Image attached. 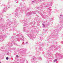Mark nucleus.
I'll return each instance as SVG.
<instances>
[{
	"instance_id": "f257e3e1",
	"label": "nucleus",
	"mask_w": 63,
	"mask_h": 63,
	"mask_svg": "<svg viewBox=\"0 0 63 63\" xmlns=\"http://www.w3.org/2000/svg\"><path fill=\"white\" fill-rule=\"evenodd\" d=\"M62 27V25H59L58 27L57 28V29L55 30V32H58V30H59L60 29H61V27ZM58 29V30H57Z\"/></svg>"
},
{
	"instance_id": "f03ea898",
	"label": "nucleus",
	"mask_w": 63,
	"mask_h": 63,
	"mask_svg": "<svg viewBox=\"0 0 63 63\" xmlns=\"http://www.w3.org/2000/svg\"><path fill=\"white\" fill-rule=\"evenodd\" d=\"M56 55L57 58H60L62 57V56L60 55V53H57L56 54Z\"/></svg>"
},
{
	"instance_id": "7ed1b4c3",
	"label": "nucleus",
	"mask_w": 63,
	"mask_h": 63,
	"mask_svg": "<svg viewBox=\"0 0 63 63\" xmlns=\"http://www.w3.org/2000/svg\"><path fill=\"white\" fill-rule=\"evenodd\" d=\"M28 36L30 38H32V39H33V38H35V37H33V35L32 34V33L28 34Z\"/></svg>"
},
{
	"instance_id": "20e7f679",
	"label": "nucleus",
	"mask_w": 63,
	"mask_h": 63,
	"mask_svg": "<svg viewBox=\"0 0 63 63\" xmlns=\"http://www.w3.org/2000/svg\"><path fill=\"white\" fill-rule=\"evenodd\" d=\"M5 8H4L3 12H6V10H7L8 8H7V7L6 6H5Z\"/></svg>"
},
{
	"instance_id": "39448f33",
	"label": "nucleus",
	"mask_w": 63,
	"mask_h": 63,
	"mask_svg": "<svg viewBox=\"0 0 63 63\" xmlns=\"http://www.w3.org/2000/svg\"><path fill=\"white\" fill-rule=\"evenodd\" d=\"M23 28V31L24 32H28V31L26 29V27H24Z\"/></svg>"
},
{
	"instance_id": "423d86ee",
	"label": "nucleus",
	"mask_w": 63,
	"mask_h": 63,
	"mask_svg": "<svg viewBox=\"0 0 63 63\" xmlns=\"http://www.w3.org/2000/svg\"><path fill=\"white\" fill-rule=\"evenodd\" d=\"M48 14L49 16H50V14H51V12L50 11H49L48 12Z\"/></svg>"
},
{
	"instance_id": "0eeeda50",
	"label": "nucleus",
	"mask_w": 63,
	"mask_h": 63,
	"mask_svg": "<svg viewBox=\"0 0 63 63\" xmlns=\"http://www.w3.org/2000/svg\"><path fill=\"white\" fill-rule=\"evenodd\" d=\"M17 40H18V41H19V40H23V39L21 38H19L17 39Z\"/></svg>"
},
{
	"instance_id": "6e6552de",
	"label": "nucleus",
	"mask_w": 63,
	"mask_h": 63,
	"mask_svg": "<svg viewBox=\"0 0 63 63\" xmlns=\"http://www.w3.org/2000/svg\"><path fill=\"white\" fill-rule=\"evenodd\" d=\"M42 25L43 26V27H45V23L42 24Z\"/></svg>"
},
{
	"instance_id": "1a4fd4ad",
	"label": "nucleus",
	"mask_w": 63,
	"mask_h": 63,
	"mask_svg": "<svg viewBox=\"0 0 63 63\" xmlns=\"http://www.w3.org/2000/svg\"><path fill=\"white\" fill-rule=\"evenodd\" d=\"M57 61V59H56L54 61V62H56V61Z\"/></svg>"
},
{
	"instance_id": "9d476101",
	"label": "nucleus",
	"mask_w": 63,
	"mask_h": 63,
	"mask_svg": "<svg viewBox=\"0 0 63 63\" xmlns=\"http://www.w3.org/2000/svg\"><path fill=\"white\" fill-rule=\"evenodd\" d=\"M15 15L16 16H17L18 15V13H16Z\"/></svg>"
},
{
	"instance_id": "9b49d317",
	"label": "nucleus",
	"mask_w": 63,
	"mask_h": 63,
	"mask_svg": "<svg viewBox=\"0 0 63 63\" xmlns=\"http://www.w3.org/2000/svg\"><path fill=\"white\" fill-rule=\"evenodd\" d=\"M38 58L39 59H40V60H41V59H42V58H41L40 57H39Z\"/></svg>"
},
{
	"instance_id": "f8f14e48",
	"label": "nucleus",
	"mask_w": 63,
	"mask_h": 63,
	"mask_svg": "<svg viewBox=\"0 0 63 63\" xmlns=\"http://www.w3.org/2000/svg\"><path fill=\"white\" fill-rule=\"evenodd\" d=\"M8 24H11V22H9L8 23Z\"/></svg>"
},
{
	"instance_id": "ddd939ff",
	"label": "nucleus",
	"mask_w": 63,
	"mask_h": 63,
	"mask_svg": "<svg viewBox=\"0 0 63 63\" xmlns=\"http://www.w3.org/2000/svg\"><path fill=\"white\" fill-rule=\"evenodd\" d=\"M6 60H8L9 59V58L8 57H7L6 58Z\"/></svg>"
},
{
	"instance_id": "4468645a",
	"label": "nucleus",
	"mask_w": 63,
	"mask_h": 63,
	"mask_svg": "<svg viewBox=\"0 0 63 63\" xmlns=\"http://www.w3.org/2000/svg\"><path fill=\"white\" fill-rule=\"evenodd\" d=\"M24 26H26V23H25L24 25H23Z\"/></svg>"
},
{
	"instance_id": "2eb2a0df",
	"label": "nucleus",
	"mask_w": 63,
	"mask_h": 63,
	"mask_svg": "<svg viewBox=\"0 0 63 63\" xmlns=\"http://www.w3.org/2000/svg\"><path fill=\"white\" fill-rule=\"evenodd\" d=\"M26 50H27L26 49H25L23 51V52H24V51H26Z\"/></svg>"
},
{
	"instance_id": "dca6fc26",
	"label": "nucleus",
	"mask_w": 63,
	"mask_h": 63,
	"mask_svg": "<svg viewBox=\"0 0 63 63\" xmlns=\"http://www.w3.org/2000/svg\"><path fill=\"white\" fill-rule=\"evenodd\" d=\"M31 13H29V14H28V15H31Z\"/></svg>"
},
{
	"instance_id": "f3484780",
	"label": "nucleus",
	"mask_w": 63,
	"mask_h": 63,
	"mask_svg": "<svg viewBox=\"0 0 63 63\" xmlns=\"http://www.w3.org/2000/svg\"><path fill=\"white\" fill-rule=\"evenodd\" d=\"M14 23L15 24V25H16V23L15 22V23Z\"/></svg>"
},
{
	"instance_id": "a211bd4d",
	"label": "nucleus",
	"mask_w": 63,
	"mask_h": 63,
	"mask_svg": "<svg viewBox=\"0 0 63 63\" xmlns=\"http://www.w3.org/2000/svg\"><path fill=\"white\" fill-rule=\"evenodd\" d=\"M40 15H41V16H43V14H40Z\"/></svg>"
},
{
	"instance_id": "6ab92c4d",
	"label": "nucleus",
	"mask_w": 63,
	"mask_h": 63,
	"mask_svg": "<svg viewBox=\"0 0 63 63\" xmlns=\"http://www.w3.org/2000/svg\"><path fill=\"white\" fill-rule=\"evenodd\" d=\"M49 10L50 11H51V9H50V8H49Z\"/></svg>"
},
{
	"instance_id": "aec40b11",
	"label": "nucleus",
	"mask_w": 63,
	"mask_h": 63,
	"mask_svg": "<svg viewBox=\"0 0 63 63\" xmlns=\"http://www.w3.org/2000/svg\"><path fill=\"white\" fill-rule=\"evenodd\" d=\"M4 27H2V29H4L3 28H4Z\"/></svg>"
},
{
	"instance_id": "412c9836",
	"label": "nucleus",
	"mask_w": 63,
	"mask_h": 63,
	"mask_svg": "<svg viewBox=\"0 0 63 63\" xmlns=\"http://www.w3.org/2000/svg\"><path fill=\"white\" fill-rule=\"evenodd\" d=\"M39 2H41L42 1V0H39Z\"/></svg>"
},
{
	"instance_id": "4be33fe9",
	"label": "nucleus",
	"mask_w": 63,
	"mask_h": 63,
	"mask_svg": "<svg viewBox=\"0 0 63 63\" xmlns=\"http://www.w3.org/2000/svg\"><path fill=\"white\" fill-rule=\"evenodd\" d=\"M62 16V15H60V16H59V17H60H60Z\"/></svg>"
},
{
	"instance_id": "5701e85b",
	"label": "nucleus",
	"mask_w": 63,
	"mask_h": 63,
	"mask_svg": "<svg viewBox=\"0 0 63 63\" xmlns=\"http://www.w3.org/2000/svg\"><path fill=\"white\" fill-rule=\"evenodd\" d=\"M33 14H36L35 13V11L33 13Z\"/></svg>"
},
{
	"instance_id": "b1692460",
	"label": "nucleus",
	"mask_w": 63,
	"mask_h": 63,
	"mask_svg": "<svg viewBox=\"0 0 63 63\" xmlns=\"http://www.w3.org/2000/svg\"><path fill=\"white\" fill-rule=\"evenodd\" d=\"M16 57H18V56L16 55Z\"/></svg>"
},
{
	"instance_id": "393cba45",
	"label": "nucleus",
	"mask_w": 63,
	"mask_h": 63,
	"mask_svg": "<svg viewBox=\"0 0 63 63\" xmlns=\"http://www.w3.org/2000/svg\"><path fill=\"white\" fill-rule=\"evenodd\" d=\"M61 43H62V44H63V41Z\"/></svg>"
},
{
	"instance_id": "a878e982",
	"label": "nucleus",
	"mask_w": 63,
	"mask_h": 63,
	"mask_svg": "<svg viewBox=\"0 0 63 63\" xmlns=\"http://www.w3.org/2000/svg\"><path fill=\"white\" fill-rule=\"evenodd\" d=\"M32 2L33 3L34 2V1H32Z\"/></svg>"
},
{
	"instance_id": "bb28decb",
	"label": "nucleus",
	"mask_w": 63,
	"mask_h": 63,
	"mask_svg": "<svg viewBox=\"0 0 63 63\" xmlns=\"http://www.w3.org/2000/svg\"><path fill=\"white\" fill-rule=\"evenodd\" d=\"M26 44H28V42H26Z\"/></svg>"
},
{
	"instance_id": "cd10ccee",
	"label": "nucleus",
	"mask_w": 63,
	"mask_h": 63,
	"mask_svg": "<svg viewBox=\"0 0 63 63\" xmlns=\"http://www.w3.org/2000/svg\"><path fill=\"white\" fill-rule=\"evenodd\" d=\"M8 20H9V19H8L7 20V21H8Z\"/></svg>"
},
{
	"instance_id": "c85d7f7f",
	"label": "nucleus",
	"mask_w": 63,
	"mask_h": 63,
	"mask_svg": "<svg viewBox=\"0 0 63 63\" xmlns=\"http://www.w3.org/2000/svg\"><path fill=\"white\" fill-rule=\"evenodd\" d=\"M39 50H40V48L39 49Z\"/></svg>"
},
{
	"instance_id": "c756f323",
	"label": "nucleus",
	"mask_w": 63,
	"mask_h": 63,
	"mask_svg": "<svg viewBox=\"0 0 63 63\" xmlns=\"http://www.w3.org/2000/svg\"><path fill=\"white\" fill-rule=\"evenodd\" d=\"M9 7H8V8H9Z\"/></svg>"
},
{
	"instance_id": "7c9ffc66",
	"label": "nucleus",
	"mask_w": 63,
	"mask_h": 63,
	"mask_svg": "<svg viewBox=\"0 0 63 63\" xmlns=\"http://www.w3.org/2000/svg\"><path fill=\"white\" fill-rule=\"evenodd\" d=\"M33 13V12H32V13Z\"/></svg>"
},
{
	"instance_id": "2f4dec72",
	"label": "nucleus",
	"mask_w": 63,
	"mask_h": 63,
	"mask_svg": "<svg viewBox=\"0 0 63 63\" xmlns=\"http://www.w3.org/2000/svg\"><path fill=\"white\" fill-rule=\"evenodd\" d=\"M13 36L12 37V38H13Z\"/></svg>"
},
{
	"instance_id": "473e14b6",
	"label": "nucleus",
	"mask_w": 63,
	"mask_h": 63,
	"mask_svg": "<svg viewBox=\"0 0 63 63\" xmlns=\"http://www.w3.org/2000/svg\"><path fill=\"white\" fill-rule=\"evenodd\" d=\"M48 5H49V3H48Z\"/></svg>"
},
{
	"instance_id": "72a5a7b5",
	"label": "nucleus",
	"mask_w": 63,
	"mask_h": 63,
	"mask_svg": "<svg viewBox=\"0 0 63 63\" xmlns=\"http://www.w3.org/2000/svg\"><path fill=\"white\" fill-rule=\"evenodd\" d=\"M0 63H1V62H0Z\"/></svg>"
},
{
	"instance_id": "f704fd0d",
	"label": "nucleus",
	"mask_w": 63,
	"mask_h": 63,
	"mask_svg": "<svg viewBox=\"0 0 63 63\" xmlns=\"http://www.w3.org/2000/svg\"><path fill=\"white\" fill-rule=\"evenodd\" d=\"M41 40H42V39H41Z\"/></svg>"
}]
</instances>
